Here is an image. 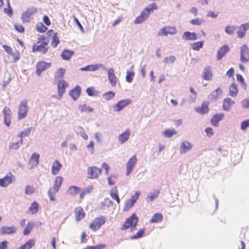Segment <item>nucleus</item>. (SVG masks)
I'll return each mask as SVG.
<instances>
[{
  "mask_svg": "<svg viewBox=\"0 0 249 249\" xmlns=\"http://www.w3.org/2000/svg\"><path fill=\"white\" fill-rule=\"evenodd\" d=\"M116 191V189L111 190L110 193V196L112 199L115 200L117 203H119L120 202V199L118 194L115 193Z\"/></svg>",
  "mask_w": 249,
  "mask_h": 249,
  "instance_id": "49",
  "label": "nucleus"
},
{
  "mask_svg": "<svg viewBox=\"0 0 249 249\" xmlns=\"http://www.w3.org/2000/svg\"><path fill=\"white\" fill-rule=\"evenodd\" d=\"M28 100L24 99L21 101L18 106V119L20 120L26 117L29 110L27 105Z\"/></svg>",
  "mask_w": 249,
  "mask_h": 249,
  "instance_id": "2",
  "label": "nucleus"
},
{
  "mask_svg": "<svg viewBox=\"0 0 249 249\" xmlns=\"http://www.w3.org/2000/svg\"><path fill=\"white\" fill-rule=\"evenodd\" d=\"M224 115L223 113H217L214 115L211 120V123L213 126H217L218 124L223 118Z\"/></svg>",
  "mask_w": 249,
  "mask_h": 249,
  "instance_id": "27",
  "label": "nucleus"
},
{
  "mask_svg": "<svg viewBox=\"0 0 249 249\" xmlns=\"http://www.w3.org/2000/svg\"><path fill=\"white\" fill-rule=\"evenodd\" d=\"M59 39L57 36V33L53 34L52 40V45L53 48H56L58 44L59 43Z\"/></svg>",
  "mask_w": 249,
  "mask_h": 249,
  "instance_id": "47",
  "label": "nucleus"
},
{
  "mask_svg": "<svg viewBox=\"0 0 249 249\" xmlns=\"http://www.w3.org/2000/svg\"><path fill=\"white\" fill-rule=\"evenodd\" d=\"M235 28V26L228 25L225 27V31L228 35H232L234 33Z\"/></svg>",
  "mask_w": 249,
  "mask_h": 249,
  "instance_id": "58",
  "label": "nucleus"
},
{
  "mask_svg": "<svg viewBox=\"0 0 249 249\" xmlns=\"http://www.w3.org/2000/svg\"><path fill=\"white\" fill-rule=\"evenodd\" d=\"M61 167L62 165L60 162L57 160H55V161L53 163L52 166V174L55 175L58 174Z\"/></svg>",
  "mask_w": 249,
  "mask_h": 249,
  "instance_id": "31",
  "label": "nucleus"
},
{
  "mask_svg": "<svg viewBox=\"0 0 249 249\" xmlns=\"http://www.w3.org/2000/svg\"><path fill=\"white\" fill-rule=\"evenodd\" d=\"M242 106L243 107L248 108H249V98H246L242 101Z\"/></svg>",
  "mask_w": 249,
  "mask_h": 249,
  "instance_id": "64",
  "label": "nucleus"
},
{
  "mask_svg": "<svg viewBox=\"0 0 249 249\" xmlns=\"http://www.w3.org/2000/svg\"><path fill=\"white\" fill-rule=\"evenodd\" d=\"M249 126V119L243 121L241 124V129L245 130Z\"/></svg>",
  "mask_w": 249,
  "mask_h": 249,
  "instance_id": "63",
  "label": "nucleus"
},
{
  "mask_svg": "<svg viewBox=\"0 0 249 249\" xmlns=\"http://www.w3.org/2000/svg\"><path fill=\"white\" fill-rule=\"evenodd\" d=\"M150 14L144 9L142 11L140 15L134 20L135 24H140L145 21L149 16Z\"/></svg>",
  "mask_w": 249,
  "mask_h": 249,
  "instance_id": "17",
  "label": "nucleus"
},
{
  "mask_svg": "<svg viewBox=\"0 0 249 249\" xmlns=\"http://www.w3.org/2000/svg\"><path fill=\"white\" fill-rule=\"evenodd\" d=\"M235 102L230 98L224 99L222 105L223 109L225 111H229L231 108V106L234 104Z\"/></svg>",
  "mask_w": 249,
  "mask_h": 249,
  "instance_id": "28",
  "label": "nucleus"
},
{
  "mask_svg": "<svg viewBox=\"0 0 249 249\" xmlns=\"http://www.w3.org/2000/svg\"><path fill=\"white\" fill-rule=\"evenodd\" d=\"M193 147V145L190 142L187 141L183 142L180 146L179 153L184 154L189 151Z\"/></svg>",
  "mask_w": 249,
  "mask_h": 249,
  "instance_id": "22",
  "label": "nucleus"
},
{
  "mask_svg": "<svg viewBox=\"0 0 249 249\" xmlns=\"http://www.w3.org/2000/svg\"><path fill=\"white\" fill-rule=\"evenodd\" d=\"M230 51V48L227 45H224L217 51L216 59L220 60Z\"/></svg>",
  "mask_w": 249,
  "mask_h": 249,
  "instance_id": "18",
  "label": "nucleus"
},
{
  "mask_svg": "<svg viewBox=\"0 0 249 249\" xmlns=\"http://www.w3.org/2000/svg\"><path fill=\"white\" fill-rule=\"evenodd\" d=\"M31 128H32L30 127L27 129L21 131L19 134H18V137L20 138H22L24 137L29 136Z\"/></svg>",
  "mask_w": 249,
  "mask_h": 249,
  "instance_id": "57",
  "label": "nucleus"
},
{
  "mask_svg": "<svg viewBox=\"0 0 249 249\" xmlns=\"http://www.w3.org/2000/svg\"><path fill=\"white\" fill-rule=\"evenodd\" d=\"M202 78L208 81H211L212 79L213 73L211 66H207L204 68Z\"/></svg>",
  "mask_w": 249,
  "mask_h": 249,
  "instance_id": "21",
  "label": "nucleus"
},
{
  "mask_svg": "<svg viewBox=\"0 0 249 249\" xmlns=\"http://www.w3.org/2000/svg\"><path fill=\"white\" fill-rule=\"evenodd\" d=\"M35 192V188L34 187L30 185H28L25 187V193L26 195H30L34 193Z\"/></svg>",
  "mask_w": 249,
  "mask_h": 249,
  "instance_id": "56",
  "label": "nucleus"
},
{
  "mask_svg": "<svg viewBox=\"0 0 249 249\" xmlns=\"http://www.w3.org/2000/svg\"><path fill=\"white\" fill-rule=\"evenodd\" d=\"M203 20L202 19L196 18L192 19L190 21V23L194 25H200L202 24Z\"/></svg>",
  "mask_w": 249,
  "mask_h": 249,
  "instance_id": "61",
  "label": "nucleus"
},
{
  "mask_svg": "<svg viewBox=\"0 0 249 249\" xmlns=\"http://www.w3.org/2000/svg\"><path fill=\"white\" fill-rule=\"evenodd\" d=\"M51 63L47 62L43 60L38 62L36 65V74L38 76H40L41 73L49 68L51 66Z\"/></svg>",
  "mask_w": 249,
  "mask_h": 249,
  "instance_id": "3",
  "label": "nucleus"
},
{
  "mask_svg": "<svg viewBox=\"0 0 249 249\" xmlns=\"http://www.w3.org/2000/svg\"><path fill=\"white\" fill-rule=\"evenodd\" d=\"M74 53V52L73 51L65 49L61 53V56L63 59L68 60L70 59Z\"/></svg>",
  "mask_w": 249,
  "mask_h": 249,
  "instance_id": "34",
  "label": "nucleus"
},
{
  "mask_svg": "<svg viewBox=\"0 0 249 249\" xmlns=\"http://www.w3.org/2000/svg\"><path fill=\"white\" fill-rule=\"evenodd\" d=\"M63 180V178L60 176H57L55 178L53 187L51 189L53 190L54 194L58 191L60 187L62 185Z\"/></svg>",
  "mask_w": 249,
  "mask_h": 249,
  "instance_id": "25",
  "label": "nucleus"
},
{
  "mask_svg": "<svg viewBox=\"0 0 249 249\" xmlns=\"http://www.w3.org/2000/svg\"><path fill=\"white\" fill-rule=\"evenodd\" d=\"M181 38L184 40H196L197 39V36L195 32L186 31L183 33Z\"/></svg>",
  "mask_w": 249,
  "mask_h": 249,
  "instance_id": "24",
  "label": "nucleus"
},
{
  "mask_svg": "<svg viewBox=\"0 0 249 249\" xmlns=\"http://www.w3.org/2000/svg\"><path fill=\"white\" fill-rule=\"evenodd\" d=\"M57 92L59 98H61L65 91V89L68 86L67 83L64 80L58 79Z\"/></svg>",
  "mask_w": 249,
  "mask_h": 249,
  "instance_id": "13",
  "label": "nucleus"
},
{
  "mask_svg": "<svg viewBox=\"0 0 249 249\" xmlns=\"http://www.w3.org/2000/svg\"><path fill=\"white\" fill-rule=\"evenodd\" d=\"M80 188L76 186H71L68 189V193L70 195L75 196L78 194L80 192Z\"/></svg>",
  "mask_w": 249,
  "mask_h": 249,
  "instance_id": "38",
  "label": "nucleus"
},
{
  "mask_svg": "<svg viewBox=\"0 0 249 249\" xmlns=\"http://www.w3.org/2000/svg\"><path fill=\"white\" fill-rule=\"evenodd\" d=\"M81 93V88L77 85L75 87L71 89L69 92V95L71 97L73 100L75 101Z\"/></svg>",
  "mask_w": 249,
  "mask_h": 249,
  "instance_id": "26",
  "label": "nucleus"
},
{
  "mask_svg": "<svg viewBox=\"0 0 249 249\" xmlns=\"http://www.w3.org/2000/svg\"><path fill=\"white\" fill-rule=\"evenodd\" d=\"M177 30L175 27L165 26L157 33V36H167L168 35H173L176 34Z\"/></svg>",
  "mask_w": 249,
  "mask_h": 249,
  "instance_id": "5",
  "label": "nucleus"
},
{
  "mask_svg": "<svg viewBox=\"0 0 249 249\" xmlns=\"http://www.w3.org/2000/svg\"><path fill=\"white\" fill-rule=\"evenodd\" d=\"M40 155L37 153H34L30 157L29 162L33 164V165L36 166L39 163Z\"/></svg>",
  "mask_w": 249,
  "mask_h": 249,
  "instance_id": "35",
  "label": "nucleus"
},
{
  "mask_svg": "<svg viewBox=\"0 0 249 249\" xmlns=\"http://www.w3.org/2000/svg\"><path fill=\"white\" fill-rule=\"evenodd\" d=\"M113 202L109 198H105L104 201L102 203V209H104L103 206L110 207L112 205Z\"/></svg>",
  "mask_w": 249,
  "mask_h": 249,
  "instance_id": "59",
  "label": "nucleus"
},
{
  "mask_svg": "<svg viewBox=\"0 0 249 249\" xmlns=\"http://www.w3.org/2000/svg\"><path fill=\"white\" fill-rule=\"evenodd\" d=\"M137 159L136 155L133 156L127 161L126 164V175L128 176L133 170Z\"/></svg>",
  "mask_w": 249,
  "mask_h": 249,
  "instance_id": "11",
  "label": "nucleus"
},
{
  "mask_svg": "<svg viewBox=\"0 0 249 249\" xmlns=\"http://www.w3.org/2000/svg\"><path fill=\"white\" fill-rule=\"evenodd\" d=\"M65 72V70L63 68H59L56 72L54 80L58 81V79L63 80L64 74Z\"/></svg>",
  "mask_w": 249,
  "mask_h": 249,
  "instance_id": "39",
  "label": "nucleus"
},
{
  "mask_svg": "<svg viewBox=\"0 0 249 249\" xmlns=\"http://www.w3.org/2000/svg\"><path fill=\"white\" fill-rule=\"evenodd\" d=\"M79 108L80 109L81 112H92L93 110V108L87 106L86 104L80 105Z\"/></svg>",
  "mask_w": 249,
  "mask_h": 249,
  "instance_id": "51",
  "label": "nucleus"
},
{
  "mask_svg": "<svg viewBox=\"0 0 249 249\" xmlns=\"http://www.w3.org/2000/svg\"><path fill=\"white\" fill-rule=\"evenodd\" d=\"M222 94V90L220 88L213 90L209 95V98L211 100H217Z\"/></svg>",
  "mask_w": 249,
  "mask_h": 249,
  "instance_id": "29",
  "label": "nucleus"
},
{
  "mask_svg": "<svg viewBox=\"0 0 249 249\" xmlns=\"http://www.w3.org/2000/svg\"><path fill=\"white\" fill-rule=\"evenodd\" d=\"M35 240L30 239L24 245H21L18 249H30L35 245Z\"/></svg>",
  "mask_w": 249,
  "mask_h": 249,
  "instance_id": "42",
  "label": "nucleus"
},
{
  "mask_svg": "<svg viewBox=\"0 0 249 249\" xmlns=\"http://www.w3.org/2000/svg\"><path fill=\"white\" fill-rule=\"evenodd\" d=\"M107 76L110 85L112 87H115L117 84V78L114 74V70L113 68L108 69Z\"/></svg>",
  "mask_w": 249,
  "mask_h": 249,
  "instance_id": "15",
  "label": "nucleus"
},
{
  "mask_svg": "<svg viewBox=\"0 0 249 249\" xmlns=\"http://www.w3.org/2000/svg\"><path fill=\"white\" fill-rule=\"evenodd\" d=\"M131 102V100L129 99L120 100L113 107V110L114 111L119 112L121 111L124 107L130 104Z\"/></svg>",
  "mask_w": 249,
  "mask_h": 249,
  "instance_id": "8",
  "label": "nucleus"
},
{
  "mask_svg": "<svg viewBox=\"0 0 249 249\" xmlns=\"http://www.w3.org/2000/svg\"><path fill=\"white\" fill-rule=\"evenodd\" d=\"M157 9L158 6L155 3L150 4L147 7L144 8V9L146 10L149 14H150V13H153L154 10H156Z\"/></svg>",
  "mask_w": 249,
  "mask_h": 249,
  "instance_id": "48",
  "label": "nucleus"
},
{
  "mask_svg": "<svg viewBox=\"0 0 249 249\" xmlns=\"http://www.w3.org/2000/svg\"><path fill=\"white\" fill-rule=\"evenodd\" d=\"M86 92L89 96H95L97 94L95 93V91L93 87H89L86 89Z\"/></svg>",
  "mask_w": 249,
  "mask_h": 249,
  "instance_id": "60",
  "label": "nucleus"
},
{
  "mask_svg": "<svg viewBox=\"0 0 249 249\" xmlns=\"http://www.w3.org/2000/svg\"><path fill=\"white\" fill-rule=\"evenodd\" d=\"M36 12V8L35 7H32L29 8L23 12L21 15V19L23 22H29L30 17L33 14Z\"/></svg>",
  "mask_w": 249,
  "mask_h": 249,
  "instance_id": "7",
  "label": "nucleus"
},
{
  "mask_svg": "<svg viewBox=\"0 0 249 249\" xmlns=\"http://www.w3.org/2000/svg\"><path fill=\"white\" fill-rule=\"evenodd\" d=\"M163 216L160 213H155L150 219L151 223H158L162 220Z\"/></svg>",
  "mask_w": 249,
  "mask_h": 249,
  "instance_id": "43",
  "label": "nucleus"
},
{
  "mask_svg": "<svg viewBox=\"0 0 249 249\" xmlns=\"http://www.w3.org/2000/svg\"><path fill=\"white\" fill-rule=\"evenodd\" d=\"M176 59V57L175 56L172 55L170 56L169 57H165L164 59L163 60V62L167 64L170 62L172 63H173L175 61Z\"/></svg>",
  "mask_w": 249,
  "mask_h": 249,
  "instance_id": "62",
  "label": "nucleus"
},
{
  "mask_svg": "<svg viewBox=\"0 0 249 249\" xmlns=\"http://www.w3.org/2000/svg\"><path fill=\"white\" fill-rule=\"evenodd\" d=\"M6 1L8 8H4L3 10L5 14L11 17L13 15V10L10 4L9 0H6Z\"/></svg>",
  "mask_w": 249,
  "mask_h": 249,
  "instance_id": "50",
  "label": "nucleus"
},
{
  "mask_svg": "<svg viewBox=\"0 0 249 249\" xmlns=\"http://www.w3.org/2000/svg\"><path fill=\"white\" fill-rule=\"evenodd\" d=\"M36 29L40 33H44L47 30V28L42 22H40L36 25Z\"/></svg>",
  "mask_w": 249,
  "mask_h": 249,
  "instance_id": "54",
  "label": "nucleus"
},
{
  "mask_svg": "<svg viewBox=\"0 0 249 249\" xmlns=\"http://www.w3.org/2000/svg\"><path fill=\"white\" fill-rule=\"evenodd\" d=\"M105 223V217L103 215L100 216L94 219L90 225V228L94 231H96L100 229L101 226Z\"/></svg>",
  "mask_w": 249,
  "mask_h": 249,
  "instance_id": "4",
  "label": "nucleus"
},
{
  "mask_svg": "<svg viewBox=\"0 0 249 249\" xmlns=\"http://www.w3.org/2000/svg\"><path fill=\"white\" fill-rule=\"evenodd\" d=\"M38 210V204L36 201L33 202L29 208V210L33 214L36 213Z\"/></svg>",
  "mask_w": 249,
  "mask_h": 249,
  "instance_id": "46",
  "label": "nucleus"
},
{
  "mask_svg": "<svg viewBox=\"0 0 249 249\" xmlns=\"http://www.w3.org/2000/svg\"><path fill=\"white\" fill-rule=\"evenodd\" d=\"M85 215V213L83 209L80 207H76L75 209V219L77 221H80Z\"/></svg>",
  "mask_w": 249,
  "mask_h": 249,
  "instance_id": "30",
  "label": "nucleus"
},
{
  "mask_svg": "<svg viewBox=\"0 0 249 249\" xmlns=\"http://www.w3.org/2000/svg\"><path fill=\"white\" fill-rule=\"evenodd\" d=\"M13 178V175L11 173H9L3 178H0V186L7 187L12 182Z\"/></svg>",
  "mask_w": 249,
  "mask_h": 249,
  "instance_id": "12",
  "label": "nucleus"
},
{
  "mask_svg": "<svg viewBox=\"0 0 249 249\" xmlns=\"http://www.w3.org/2000/svg\"><path fill=\"white\" fill-rule=\"evenodd\" d=\"M144 233V230L141 229L136 234L131 236L130 239L132 240L138 239L142 237Z\"/></svg>",
  "mask_w": 249,
  "mask_h": 249,
  "instance_id": "52",
  "label": "nucleus"
},
{
  "mask_svg": "<svg viewBox=\"0 0 249 249\" xmlns=\"http://www.w3.org/2000/svg\"><path fill=\"white\" fill-rule=\"evenodd\" d=\"M47 45V43L46 42H43L41 45H39L36 46L34 45L32 47V51L33 52H40L42 53L43 54H45L48 51V48L46 47Z\"/></svg>",
  "mask_w": 249,
  "mask_h": 249,
  "instance_id": "23",
  "label": "nucleus"
},
{
  "mask_svg": "<svg viewBox=\"0 0 249 249\" xmlns=\"http://www.w3.org/2000/svg\"><path fill=\"white\" fill-rule=\"evenodd\" d=\"M229 92L230 95L232 97H235L237 95L238 90L235 84L232 83L229 87Z\"/></svg>",
  "mask_w": 249,
  "mask_h": 249,
  "instance_id": "37",
  "label": "nucleus"
},
{
  "mask_svg": "<svg viewBox=\"0 0 249 249\" xmlns=\"http://www.w3.org/2000/svg\"><path fill=\"white\" fill-rule=\"evenodd\" d=\"M11 111L9 107H5L3 110L4 123L7 126H9L11 124Z\"/></svg>",
  "mask_w": 249,
  "mask_h": 249,
  "instance_id": "16",
  "label": "nucleus"
},
{
  "mask_svg": "<svg viewBox=\"0 0 249 249\" xmlns=\"http://www.w3.org/2000/svg\"><path fill=\"white\" fill-rule=\"evenodd\" d=\"M140 195V193L139 192H136L135 194L132 196L130 198L125 202L124 210L127 211L131 208L138 199Z\"/></svg>",
  "mask_w": 249,
  "mask_h": 249,
  "instance_id": "9",
  "label": "nucleus"
},
{
  "mask_svg": "<svg viewBox=\"0 0 249 249\" xmlns=\"http://www.w3.org/2000/svg\"><path fill=\"white\" fill-rule=\"evenodd\" d=\"M106 245L104 244H100L96 246H88L83 249H104Z\"/></svg>",
  "mask_w": 249,
  "mask_h": 249,
  "instance_id": "53",
  "label": "nucleus"
},
{
  "mask_svg": "<svg viewBox=\"0 0 249 249\" xmlns=\"http://www.w3.org/2000/svg\"><path fill=\"white\" fill-rule=\"evenodd\" d=\"M115 94V92L109 91L104 93L103 96L105 99L109 100L114 98Z\"/></svg>",
  "mask_w": 249,
  "mask_h": 249,
  "instance_id": "55",
  "label": "nucleus"
},
{
  "mask_svg": "<svg viewBox=\"0 0 249 249\" xmlns=\"http://www.w3.org/2000/svg\"><path fill=\"white\" fill-rule=\"evenodd\" d=\"M17 231V228L14 226L6 227L2 226L0 229V234H12L15 233Z\"/></svg>",
  "mask_w": 249,
  "mask_h": 249,
  "instance_id": "20",
  "label": "nucleus"
},
{
  "mask_svg": "<svg viewBox=\"0 0 249 249\" xmlns=\"http://www.w3.org/2000/svg\"><path fill=\"white\" fill-rule=\"evenodd\" d=\"M134 66L132 65L131 67V69L133 70ZM135 73L133 70L132 71H126V75L125 76L126 81L129 83H131L133 80L134 77Z\"/></svg>",
  "mask_w": 249,
  "mask_h": 249,
  "instance_id": "36",
  "label": "nucleus"
},
{
  "mask_svg": "<svg viewBox=\"0 0 249 249\" xmlns=\"http://www.w3.org/2000/svg\"><path fill=\"white\" fill-rule=\"evenodd\" d=\"M102 169L96 166L89 167L88 168V174L90 178H96L101 173Z\"/></svg>",
  "mask_w": 249,
  "mask_h": 249,
  "instance_id": "10",
  "label": "nucleus"
},
{
  "mask_svg": "<svg viewBox=\"0 0 249 249\" xmlns=\"http://www.w3.org/2000/svg\"><path fill=\"white\" fill-rule=\"evenodd\" d=\"M160 194V191L158 190H155L154 191L149 193L146 198V200L147 202L153 201L156 199Z\"/></svg>",
  "mask_w": 249,
  "mask_h": 249,
  "instance_id": "33",
  "label": "nucleus"
},
{
  "mask_svg": "<svg viewBox=\"0 0 249 249\" xmlns=\"http://www.w3.org/2000/svg\"><path fill=\"white\" fill-rule=\"evenodd\" d=\"M100 65H96V64L88 65L86 67L81 68L80 70L81 71H95L99 69V66Z\"/></svg>",
  "mask_w": 249,
  "mask_h": 249,
  "instance_id": "41",
  "label": "nucleus"
},
{
  "mask_svg": "<svg viewBox=\"0 0 249 249\" xmlns=\"http://www.w3.org/2000/svg\"><path fill=\"white\" fill-rule=\"evenodd\" d=\"M240 61L243 63L249 61V48L246 44L240 47Z\"/></svg>",
  "mask_w": 249,
  "mask_h": 249,
  "instance_id": "6",
  "label": "nucleus"
},
{
  "mask_svg": "<svg viewBox=\"0 0 249 249\" xmlns=\"http://www.w3.org/2000/svg\"><path fill=\"white\" fill-rule=\"evenodd\" d=\"M130 135V131L129 129H126L124 132L120 134L118 136V141L121 144H123L129 139Z\"/></svg>",
  "mask_w": 249,
  "mask_h": 249,
  "instance_id": "19",
  "label": "nucleus"
},
{
  "mask_svg": "<svg viewBox=\"0 0 249 249\" xmlns=\"http://www.w3.org/2000/svg\"><path fill=\"white\" fill-rule=\"evenodd\" d=\"M176 134L177 131L176 130L170 129H165L162 133L163 135L165 138H171Z\"/></svg>",
  "mask_w": 249,
  "mask_h": 249,
  "instance_id": "44",
  "label": "nucleus"
},
{
  "mask_svg": "<svg viewBox=\"0 0 249 249\" xmlns=\"http://www.w3.org/2000/svg\"><path fill=\"white\" fill-rule=\"evenodd\" d=\"M239 30L237 32V36L239 38H243L245 35L246 31L249 29V21L242 24L238 27Z\"/></svg>",
  "mask_w": 249,
  "mask_h": 249,
  "instance_id": "14",
  "label": "nucleus"
},
{
  "mask_svg": "<svg viewBox=\"0 0 249 249\" xmlns=\"http://www.w3.org/2000/svg\"><path fill=\"white\" fill-rule=\"evenodd\" d=\"M196 110L201 114H204L207 113L209 111L208 104L206 102H203L201 107L196 108Z\"/></svg>",
  "mask_w": 249,
  "mask_h": 249,
  "instance_id": "32",
  "label": "nucleus"
},
{
  "mask_svg": "<svg viewBox=\"0 0 249 249\" xmlns=\"http://www.w3.org/2000/svg\"><path fill=\"white\" fill-rule=\"evenodd\" d=\"M138 221V217L135 213H133L126 219L123 227L121 228V230H125L129 228H131V230L133 231V229L136 227Z\"/></svg>",
  "mask_w": 249,
  "mask_h": 249,
  "instance_id": "1",
  "label": "nucleus"
},
{
  "mask_svg": "<svg viewBox=\"0 0 249 249\" xmlns=\"http://www.w3.org/2000/svg\"><path fill=\"white\" fill-rule=\"evenodd\" d=\"M203 44H204L203 41H198V42L193 43L191 45L192 48L194 50L199 51L200 48L203 47Z\"/></svg>",
  "mask_w": 249,
  "mask_h": 249,
  "instance_id": "45",
  "label": "nucleus"
},
{
  "mask_svg": "<svg viewBox=\"0 0 249 249\" xmlns=\"http://www.w3.org/2000/svg\"><path fill=\"white\" fill-rule=\"evenodd\" d=\"M34 227V223L32 222H29L26 225L24 230L23 231V234L24 235H27L30 234L32 230Z\"/></svg>",
  "mask_w": 249,
  "mask_h": 249,
  "instance_id": "40",
  "label": "nucleus"
}]
</instances>
